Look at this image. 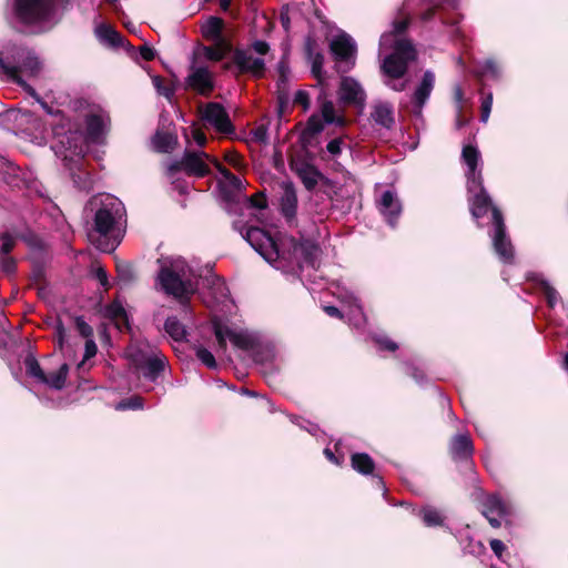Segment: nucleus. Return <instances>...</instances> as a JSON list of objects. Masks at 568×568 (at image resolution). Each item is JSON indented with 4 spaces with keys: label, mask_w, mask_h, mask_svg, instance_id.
<instances>
[{
    "label": "nucleus",
    "mask_w": 568,
    "mask_h": 568,
    "mask_svg": "<svg viewBox=\"0 0 568 568\" xmlns=\"http://www.w3.org/2000/svg\"><path fill=\"white\" fill-rule=\"evenodd\" d=\"M462 160L467 166L466 178L471 214L475 219H479L491 210L494 224L491 237L495 252L505 263H510L514 257V248L509 237L506 235L503 215L497 207L491 205L490 197L483 186L481 169L478 168L480 164V152L471 144L464 145Z\"/></svg>",
    "instance_id": "1"
},
{
    "label": "nucleus",
    "mask_w": 568,
    "mask_h": 568,
    "mask_svg": "<svg viewBox=\"0 0 568 568\" xmlns=\"http://www.w3.org/2000/svg\"><path fill=\"white\" fill-rule=\"evenodd\" d=\"M97 206L93 233L90 234L97 247L103 252L113 251L123 234L124 206L116 197L105 195L91 202Z\"/></svg>",
    "instance_id": "2"
},
{
    "label": "nucleus",
    "mask_w": 568,
    "mask_h": 568,
    "mask_svg": "<svg viewBox=\"0 0 568 568\" xmlns=\"http://www.w3.org/2000/svg\"><path fill=\"white\" fill-rule=\"evenodd\" d=\"M159 272L155 288L175 298H189L197 287L194 268L181 256H163L158 260Z\"/></svg>",
    "instance_id": "3"
},
{
    "label": "nucleus",
    "mask_w": 568,
    "mask_h": 568,
    "mask_svg": "<svg viewBox=\"0 0 568 568\" xmlns=\"http://www.w3.org/2000/svg\"><path fill=\"white\" fill-rule=\"evenodd\" d=\"M412 21L410 12L400 10L393 21V90L402 91L406 81L397 87L394 82L405 75L408 67L417 60V50L412 40L402 37Z\"/></svg>",
    "instance_id": "4"
},
{
    "label": "nucleus",
    "mask_w": 568,
    "mask_h": 568,
    "mask_svg": "<svg viewBox=\"0 0 568 568\" xmlns=\"http://www.w3.org/2000/svg\"><path fill=\"white\" fill-rule=\"evenodd\" d=\"M54 0H14L13 18L23 24H37L48 20Z\"/></svg>",
    "instance_id": "5"
},
{
    "label": "nucleus",
    "mask_w": 568,
    "mask_h": 568,
    "mask_svg": "<svg viewBox=\"0 0 568 568\" xmlns=\"http://www.w3.org/2000/svg\"><path fill=\"white\" fill-rule=\"evenodd\" d=\"M14 60L21 62L19 65L12 64L10 62L4 63L2 58L0 57V69L3 72L14 80L17 83L22 85L28 92L34 95V91L31 87H29L19 75V73H24L30 77L37 75L41 70V64L36 57H33L30 52H26L24 50H20L17 52V57H13Z\"/></svg>",
    "instance_id": "6"
},
{
    "label": "nucleus",
    "mask_w": 568,
    "mask_h": 568,
    "mask_svg": "<svg viewBox=\"0 0 568 568\" xmlns=\"http://www.w3.org/2000/svg\"><path fill=\"white\" fill-rule=\"evenodd\" d=\"M329 49L336 61V71L347 72L355 65L357 47L353 38L341 32L329 41Z\"/></svg>",
    "instance_id": "7"
},
{
    "label": "nucleus",
    "mask_w": 568,
    "mask_h": 568,
    "mask_svg": "<svg viewBox=\"0 0 568 568\" xmlns=\"http://www.w3.org/2000/svg\"><path fill=\"white\" fill-rule=\"evenodd\" d=\"M318 252V247L312 242L298 243L292 237H284L281 242L280 257L294 262L300 266L304 263L314 265Z\"/></svg>",
    "instance_id": "8"
},
{
    "label": "nucleus",
    "mask_w": 568,
    "mask_h": 568,
    "mask_svg": "<svg viewBox=\"0 0 568 568\" xmlns=\"http://www.w3.org/2000/svg\"><path fill=\"white\" fill-rule=\"evenodd\" d=\"M270 47L264 41H255L252 49L245 51H236L234 55L235 64L243 72H248L254 77H262L265 70V62L262 58L254 57V52L264 55L268 52Z\"/></svg>",
    "instance_id": "9"
},
{
    "label": "nucleus",
    "mask_w": 568,
    "mask_h": 568,
    "mask_svg": "<svg viewBox=\"0 0 568 568\" xmlns=\"http://www.w3.org/2000/svg\"><path fill=\"white\" fill-rule=\"evenodd\" d=\"M128 355L134 365L142 371L148 378L154 379L164 368V359L154 349H144L142 347L132 346L128 351Z\"/></svg>",
    "instance_id": "10"
},
{
    "label": "nucleus",
    "mask_w": 568,
    "mask_h": 568,
    "mask_svg": "<svg viewBox=\"0 0 568 568\" xmlns=\"http://www.w3.org/2000/svg\"><path fill=\"white\" fill-rule=\"evenodd\" d=\"M245 239L268 263H274L280 258V247L262 229L250 227L246 231Z\"/></svg>",
    "instance_id": "11"
},
{
    "label": "nucleus",
    "mask_w": 568,
    "mask_h": 568,
    "mask_svg": "<svg viewBox=\"0 0 568 568\" xmlns=\"http://www.w3.org/2000/svg\"><path fill=\"white\" fill-rule=\"evenodd\" d=\"M206 160H210V156L202 151H186L180 161L169 166V172L173 174L184 171L190 175L203 176L210 171Z\"/></svg>",
    "instance_id": "12"
},
{
    "label": "nucleus",
    "mask_w": 568,
    "mask_h": 568,
    "mask_svg": "<svg viewBox=\"0 0 568 568\" xmlns=\"http://www.w3.org/2000/svg\"><path fill=\"white\" fill-rule=\"evenodd\" d=\"M341 103L357 108L361 112L366 105V92L363 85L353 77H342L337 90Z\"/></svg>",
    "instance_id": "13"
},
{
    "label": "nucleus",
    "mask_w": 568,
    "mask_h": 568,
    "mask_svg": "<svg viewBox=\"0 0 568 568\" xmlns=\"http://www.w3.org/2000/svg\"><path fill=\"white\" fill-rule=\"evenodd\" d=\"M214 332L219 342V346L222 349H225L226 347V338H229L234 344V346L243 349L251 348L254 343L252 336L247 332L233 329L221 323H216L214 325Z\"/></svg>",
    "instance_id": "14"
},
{
    "label": "nucleus",
    "mask_w": 568,
    "mask_h": 568,
    "mask_svg": "<svg viewBox=\"0 0 568 568\" xmlns=\"http://www.w3.org/2000/svg\"><path fill=\"white\" fill-rule=\"evenodd\" d=\"M435 87V74L433 71L427 70L424 72L420 82L417 84L416 89L410 99L412 103V112L419 116L423 112V108L426 104L427 100L430 97V93Z\"/></svg>",
    "instance_id": "15"
},
{
    "label": "nucleus",
    "mask_w": 568,
    "mask_h": 568,
    "mask_svg": "<svg viewBox=\"0 0 568 568\" xmlns=\"http://www.w3.org/2000/svg\"><path fill=\"white\" fill-rule=\"evenodd\" d=\"M202 119L214 126L219 132L232 131V124L225 109L215 102L207 103L201 109Z\"/></svg>",
    "instance_id": "16"
},
{
    "label": "nucleus",
    "mask_w": 568,
    "mask_h": 568,
    "mask_svg": "<svg viewBox=\"0 0 568 568\" xmlns=\"http://www.w3.org/2000/svg\"><path fill=\"white\" fill-rule=\"evenodd\" d=\"M510 514V506L497 495L487 496L483 503V515L489 524L497 528L500 526V519Z\"/></svg>",
    "instance_id": "17"
},
{
    "label": "nucleus",
    "mask_w": 568,
    "mask_h": 568,
    "mask_svg": "<svg viewBox=\"0 0 568 568\" xmlns=\"http://www.w3.org/2000/svg\"><path fill=\"white\" fill-rule=\"evenodd\" d=\"M186 81L190 88L201 94H206L213 89L212 74L204 67H192Z\"/></svg>",
    "instance_id": "18"
},
{
    "label": "nucleus",
    "mask_w": 568,
    "mask_h": 568,
    "mask_svg": "<svg viewBox=\"0 0 568 568\" xmlns=\"http://www.w3.org/2000/svg\"><path fill=\"white\" fill-rule=\"evenodd\" d=\"M281 189H282L281 210L286 217L291 219L296 213V207H297L296 192L291 182H282Z\"/></svg>",
    "instance_id": "19"
},
{
    "label": "nucleus",
    "mask_w": 568,
    "mask_h": 568,
    "mask_svg": "<svg viewBox=\"0 0 568 568\" xmlns=\"http://www.w3.org/2000/svg\"><path fill=\"white\" fill-rule=\"evenodd\" d=\"M87 122V136L89 141H98L104 133L108 124L105 116L97 113H89L85 115Z\"/></svg>",
    "instance_id": "20"
},
{
    "label": "nucleus",
    "mask_w": 568,
    "mask_h": 568,
    "mask_svg": "<svg viewBox=\"0 0 568 568\" xmlns=\"http://www.w3.org/2000/svg\"><path fill=\"white\" fill-rule=\"evenodd\" d=\"M224 22L221 18L209 17L201 26L203 37L213 42H227L222 36Z\"/></svg>",
    "instance_id": "21"
},
{
    "label": "nucleus",
    "mask_w": 568,
    "mask_h": 568,
    "mask_svg": "<svg viewBox=\"0 0 568 568\" xmlns=\"http://www.w3.org/2000/svg\"><path fill=\"white\" fill-rule=\"evenodd\" d=\"M474 447L468 435H456L450 443V454L454 459H467L473 455Z\"/></svg>",
    "instance_id": "22"
},
{
    "label": "nucleus",
    "mask_w": 568,
    "mask_h": 568,
    "mask_svg": "<svg viewBox=\"0 0 568 568\" xmlns=\"http://www.w3.org/2000/svg\"><path fill=\"white\" fill-rule=\"evenodd\" d=\"M293 170L300 176L306 189H313L320 179V173L317 170L307 163H293Z\"/></svg>",
    "instance_id": "23"
},
{
    "label": "nucleus",
    "mask_w": 568,
    "mask_h": 568,
    "mask_svg": "<svg viewBox=\"0 0 568 568\" xmlns=\"http://www.w3.org/2000/svg\"><path fill=\"white\" fill-rule=\"evenodd\" d=\"M178 144V138L171 133L156 132L152 138V146L158 152H171Z\"/></svg>",
    "instance_id": "24"
},
{
    "label": "nucleus",
    "mask_w": 568,
    "mask_h": 568,
    "mask_svg": "<svg viewBox=\"0 0 568 568\" xmlns=\"http://www.w3.org/2000/svg\"><path fill=\"white\" fill-rule=\"evenodd\" d=\"M379 58L382 60L381 69L385 75L390 74V34L383 33L379 40Z\"/></svg>",
    "instance_id": "25"
},
{
    "label": "nucleus",
    "mask_w": 568,
    "mask_h": 568,
    "mask_svg": "<svg viewBox=\"0 0 568 568\" xmlns=\"http://www.w3.org/2000/svg\"><path fill=\"white\" fill-rule=\"evenodd\" d=\"M320 99H322V105H321V114L323 120L326 123H335L343 125L344 119L342 115L336 113V109L332 101L326 100V95L323 93L321 94Z\"/></svg>",
    "instance_id": "26"
},
{
    "label": "nucleus",
    "mask_w": 568,
    "mask_h": 568,
    "mask_svg": "<svg viewBox=\"0 0 568 568\" xmlns=\"http://www.w3.org/2000/svg\"><path fill=\"white\" fill-rule=\"evenodd\" d=\"M351 462L352 467L363 475L372 474L375 468L373 459L367 454L364 453L353 454L351 457Z\"/></svg>",
    "instance_id": "27"
},
{
    "label": "nucleus",
    "mask_w": 568,
    "mask_h": 568,
    "mask_svg": "<svg viewBox=\"0 0 568 568\" xmlns=\"http://www.w3.org/2000/svg\"><path fill=\"white\" fill-rule=\"evenodd\" d=\"M373 121L382 126L388 128L390 123V108L387 102H377L371 113Z\"/></svg>",
    "instance_id": "28"
},
{
    "label": "nucleus",
    "mask_w": 568,
    "mask_h": 568,
    "mask_svg": "<svg viewBox=\"0 0 568 568\" xmlns=\"http://www.w3.org/2000/svg\"><path fill=\"white\" fill-rule=\"evenodd\" d=\"M97 37L104 43L110 45H119L121 43V36L108 24H101L95 29Z\"/></svg>",
    "instance_id": "29"
},
{
    "label": "nucleus",
    "mask_w": 568,
    "mask_h": 568,
    "mask_svg": "<svg viewBox=\"0 0 568 568\" xmlns=\"http://www.w3.org/2000/svg\"><path fill=\"white\" fill-rule=\"evenodd\" d=\"M165 331L175 342H182L186 336L185 327L175 317L166 320Z\"/></svg>",
    "instance_id": "30"
},
{
    "label": "nucleus",
    "mask_w": 568,
    "mask_h": 568,
    "mask_svg": "<svg viewBox=\"0 0 568 568\" xmlns=\"http://www.w3.org/2000/svg\"><path fill=\"white\" fill-rule=\"evenodd\" d=\"M420 517L424 524L428 527L442 526L444 523V516L442 513L434 507H424L420 510Z\"/></svg>",
    "instance_id": "31"
},
{
    "label": "nucleus",
    "mask_w": 568,
    "mask_h": 568,
    "mask_svg": "<svg viewBox=\"0 0 568 568\" xmlns=\"http://www.w3.org/2000/svg\"><path fill=\"white\" fill-rule=\"evenodd\" d=\"M68 373L69 365L63 364L61 365L58 372L51 374L49 377L47 376V382H43L42 384H47L48 386L54 389H61L65 384Z\"/></svg>",
    "instance_id": "32"
},
{
    "label": "nucleus",
    "mask_w": 568,
    "mask_h": 568,
    "mask_svg": "<svg viewBox=\"0 0 568 568\" xmlns=\"http://www.w3.org/2000/svg\"><path fill=\"white\" fill-rule=\"evenodd\" d=\"M231 50L227 42H214V47L205 48V57L212 61L222 60L225 54Z\"/></svg>",
    "instance_id": "33"
},
{
    "label": "nucleus",
    "mask_w": 568,
    "mask_h": 568,
    "mask_svg": "<svg viewBox=\"0 0 568 568\" xmlns=\"http://www.w3.org/2000/svg\"><path fill=\"white\" fill-rule=\"evenodd\" d=\"M55 334L58 337V344L64 356L71 357L73 355V346L70 343L65 329L61 323L55 326Z\"/></svg>",
    "instance_id": "34"
},
{
    "label": "nucleus",
    "mask_w": 568,
    "mask_h": 568,
    "mask_svg": "<svg viewBox=\"0 0 568 568\" xmlns=\"http://www.w3.org/2000/svg\"><path fill=\"white\" fill-rule=\"evenodd\" d=\"M308 59L312 64V73L315 78L321 79L324 57L320 52H314L308 45Z\"/></svg>",
    "instance_id": "35"
},
{
    "label": "nucleus",
    "mask_w": 568,
    "mask_h": 568,
    "mask_svg": "<svg viewBox=\"0 0 568 568\" xmlns=\"http://www.w3.org/2000/svg\"><path fill=\"white\" fill-rule=\"evenodd\" d=\"M27 372L32 377L37 378L38 382L43 383L47 382V376L41 369L39 363L34 358L26 359Z\"/></svg>",
    "instance_id": "36"
},
{
    "label": "nucleus",
    "mask_w": 568,
    "mask_h": 568,
    "mask_svg": "<svg viewBox=\"0 0 568 568\" xmlns=\"http://www.w3.org/2000/svg\"><path fill=\"white\" fill-rule=\"evenodd\" d=\"M480 74L484 77L497 79L500 74V69L498 64L494 60H486L479 70Z\"/></svg>",
    "instance_id": "37"
},
{
    "label": "nucleus",
    "mask_w": 568,
    "mask_h": 568,
    "mask_svg": "<svg viewBox=\"0 0 568 568\" xmlns=\"http://www.w3.org/2000/svg\"><path fill=\"white\" fill-rule=\"evenodd\" d=\"M195 353H196L197 358L204 365H206L210 368H215L216 367L215 358H214L213 354L210 351H207L206 348H204L202 346H197V347H195Z\"/></svg>",
    "instance_id": "38"
},
{
    "label": "nucleus",
    "mask_w": 568,
    "mask_h": 568,
    "mask_svg": "<svg viewBox=\"0 0 568 568\" xmlns=\"http://www.w3.org/2000/svg\"><path fill=\"white\" fill-rule=\"evenodd\" d=\"M541 288L549 306L555 307L560 298L558 292L546 281L541 282Z\"/></svg>",
    "instance_id": "39"
},
{
    "label": "nucleus",
    "mask_w": 568,
    "mask_h": 568,
    "mask_svg": "<svg viewBox=\"0 0 568 568\" xmlns=\"http://www.w3.org/2000/svg\"><path fill=\"white\" fill-rule=\"evenodd\" d=\"M212 162L216 166L217 171L223 175L225 180H227L231 183L232 186L236 189L242 187V181L237 176H235L229 170L222 166L216 160H212Z\"/></svg>",
    "instance_id": "40"
},
{
    "label": "nucleus",
    "mask_w": 568,
    "mask_h": 568,
    "mask_svg": "<svg viewBox=\"0 0 568 568\" xmlns=\"http://www.w3.org/2000/svg\"><path fill=\"white\" fill-rule=\"evenodd\" d=\"M493 106V93L486 94L481 100V106H480V121L483 123H486L489 119L490 112Z\"/></svg>",
    "instance_id": "41"
},
{
    "label": "nucleus",
    "mask_w": 568,
    "mask_h": 568,
    "mask_svg": "<svg viewBox=\"0 0 568 568\" xmlns=\"http://www.w3.org/2000/svg\"><path fill=\"white\" fill-rule=\"evenodd\" d=\"M153 85L155 87L159 94L170 99L173 95L174 89L163 84V80L160 77L152 78Z\"/></svg>",
    "instance_id": "42"
},
{
    "label": "nucleus",
    "mask_w": 568,
    "mask_h": 568,
    "mask_svg": "<svg viewBox=\"0 0 568 568\" xmlns=\"http://www.w3.org/2000/svg\"><path fill=\"white\" fill-rule=\"evenodd\" d=\"M351 302V313L355 317V324L359 325L362 322H364V315L362 313L361 306L357 304V298L354 296L349 297Z\"/></svg>",
    "instance_id": "43"
},
{
    "label": "nucleus",
    "mask_w": 568,
    "mask_h": 568,
    "mask_svg": "<svg viewBox=\"0 0 568 568\" xmlns=\"http://www.w3.org/2000/svg\"><path fill=\"white\" fill-rule=\"evenodd\" d=\"M13 245L14 239L10 234L3 233L0 235V251L3 254L9 253L12 250Z\"/></svg>",
    "instance_id": "44"
},
{
    "label": "nucleus",
    "mask_w": 568,
    "mask_h": 568,
    "mask_svg": "<svg viewBox=\"0 0 568 568\" xmlns=\"http://www.w3.org/2000/svg\"><path fill=\"white\" fill-rule=\"evenodd\" d=\"M75 326L80 333L81 336H83L84 338H90L92 336V328L89 324H87L84 322V320L82 317H77L75 318Z\"/></svg>",
    "instance_id": "45"
},
{
    "label": "nucleus",
    "mask_w": 568,
    "mask_h": 568,
    "mask_svg": "<svg viewBox=\"0 0 568 568\" xmlns=\"http://www.w3.org/2000/svg\"><path fill=\"white\" fill-rule=\"evenodd\" d=\"M142 399L140 397H134L129 400L121 402L116 405L118 409H126V408H141L142 407Z\"/></svg>",
    "instance_id": "46"
},
{
    "label": "nucleus",
    "mask_w": 568,
    "mask_h": 568,
    "mask_svg": "<svg viewBox=\"0 0 568 568\" xmlns=\"http://www.w3.org/2000/svg\"><path fill=\"white\" fill-rule=\"evenodd\" d=\"M307 130L311 133H318L323 130L322 120L317 115H313L307 123Z\"/></svg>",
    "instance_id": "47"
},
{
    "label": "nucleus",
    "mask_w": 568,
    "mask_h": 568,
    "mask_svg": "<svg viewBox=\"0 0 568 568\" xmlns=\"http://www.w3.org/2000/svg\"><path fill=\"white\" fill-rule=\"evenodd\" d=\"M294 102L303 105L305 110L310 108V95L306 91H297L294 97Z\"/></svg>",
    "instance_id": "48"
},
{
    "label": "nucleus",
    "mask_w": 568,
    "mask_h": 568,
    "mask_svg": "<svg viewBox=\"0 0 568 568\" xmlns=\"http://www.w3.org/2000/svg\"><path fill=\"white\" fill-rule=\"evenodd\" d=\"M97 354V345L94 341L90 337L85 341V351L83 361L93 357Z\"/></svg>",
    "instance_id": "49"
},
{
    "label": "nucleus",
    "mask_w": 568,
    "mask_h": 568,
    "mask_svg": "<svg viewBox=\"0 0 568 568\" xmlns=\"http://www.w3.org/2000/svg\"><path fill=\"white\" fill-rule=\"evenodd\" d=\"M490 548L498 558H501V555H503L504 550L506 549L504 542L499 539H491Z\"/></svg>",
    "instance_id": "50"
},
{
    "label": "nucleus",
    "mask_w": 568,
    "mask_h": 568,
    "mask_svg": "<svg viewBox=\"0 0 568 568\" xmlns=\"http://www.w3.org/2000/svg\"><path fill=\"white\" fill-rule=\"evenodd\" d=\"M381 205H382L381 211L383 212L385 217L388 219V209L390 206V191L384 192V194L382 196Z\"/></svg>",
    "instance_id": "51"
},
{
    "label": "nucleus",
    "mask_w": 568,
    "mask_h": 568,
    "mask_svg": "<svg viewBox=\"0 0 568 568\" xmlns=\"http://www.w3.org/2000/svg\"><path fill=\"white\" fill-rule=\"evenodd\" d=\"M454 100L457 104L458 112H460V110L463 108V102H464V93L459 85H456L454 89Z\"/></svg>",
    "instance_id": "52"
},
{
    "label": "nucleus",
    "mask_w": 568,
    "mask_h": 568,
    "mask_svg": "<svg viewBox=\"0 0 568 568\" xmlns=\"http://www.w3.org/2000/svg\"><path fill=\"white\" fill-rule=\"evenodd\" d=\"M191 134H192L193 140L195 141V143L199 146H203L205 144L206 138L203 132H201L197 129H192Z\"/></svg>",
    "instance_id": "53"
},
{
    "label": "nucleus",
    "mask_w": 568,
    "mask_h": 568,
    "mask_svg": "<svg viewBox=\"0 0 568 568\" xmlns=\"http://www.w3.org/2000/svg\"><path fill=\"white\" fill-rule=\"evenodd\" d=\"M140 54L144 60L150 61L154 58L155 52L152 48H150L148 45H142L140 48Z\"/></svg>",
    "instance_id": "54"
},
{
    "label": "nucleus",
    "mask_w": 568,
    "mask_h": 568,
    "mask_svg": "<svg viewBox=\"0 0 568 568\" xmlns=\"http://www.w3.org/2000/svg\"><path fill=\"white\" fill-rule=\"evenodd\" d=\"M327 151L333 155L338 154L341 152V141L335 139L328 142Z\"/></svg>",
    "instance_id": "55"
},
{
    "label": "nucleus",
    "mask_w": 568,
    "mask_h": 568,
    "mask_svg": "<svg viewBox=\"0 0 568 568\" xmlns=\"http://www.w3.org/2000/svg\"><path fill=\"white\" fill-rule=\"evenodd\" d=\"M281 22H282L283 28L287 31L290 29V22H291L287 11L281 12Z\"/></svg>",
    "instance_id": "56"
},
{
    "label": "nucleus",
    "mask_w": 568,
    "mask_h": 568,
    "mask_svg": "<svg viewBox=\"0 0 568 568\" xmlns=\"http://www.w3.org/2000/svg\"><path fill=\"white\" fill-rule=\"evenodd\" d=\"M254 136L256 138V140L261 141V142H265L266 140V131L264 128H258L255 130L254 132Z\"/></svg>",
    "instance_id": "57"
},
{
    "label": "nucleus",
    "mask_w": 568,
    "mask_h": 568,
    "mask_svg": "<svg viewBox=\"0 0 568 568\" xmlns=\"http://www.w3.org/2000/svg\"><path fill=\"white\" fill-rule=\"evenodd\" d=\"M324 311L329 315V316H336V317H342V314L339 312V310L335 306H325L324 307Z\"/></svg>",
    "instance_id": "58"
},
{
    "label": "nucleus",
    "mask_w": 568,
    "mask_h": 568,
    "mask_svg": "<svg viewBox=\"0 0 568 568\" xmlns=\"http://www.w3.org/2000/svg\"><path fill=\"white\" fill-rule=\"evenodd\" d=\"M288 69H287V64H286V61L283 59L280 63H278V72L281 74V78L283 80H285L286 78V73H287Z\"/></svg>",
    "instance_id": "59"
},
{
    "label": "nucleus",
    "mask_w": 568,
    "mask_h": 568,
    "mask_svg": "<svg viewBox=\"0 0 568 568\" xmlns=\"http://www.w3.org/2000/svg\"><path fill=\"white\" fill-rule=\"evenodd\" d=\"M97 276L102 285H106V274L103 270L100 268Z\"/></svg>",
    "instance_id": "60"
},
{
    "label": "nucleus",
    "mask_w": 568,
    "mask_h": 568,
    "mask_svg": "<svg viewBox=\"0 0 568 568\" xmlns=\"http://www.w3.org/2000/svg\"><path fill=\"white\" fill-rule=\"evenodd\" d=\"M324 454L326 455V457H327L331 462H333V463H335V464H338V460L336 459V457L334 456V454H333L329 449H327V448H326V449L324 450Z\"/></svg>",
    "instance_id": "61"
},
{
    "label": "nucleus",
    "mask_w": 568,
    "mask_h": 568,
    "mask_svg": "<svg viewBox=\"0 0 568 568\" xmlns=\"http://www.w3.org/2000/svg\"><path fill=\"white\" fill-rule=\"evenodd\" d=\"M434 16V9H428L427 11H425L422 16V19L427 21L429 19H432V17Z\"/></svg>",
    "instance_id": "62"
},
{
    "label": "nucleus",
    "mask_w": 568,
    "mask_h": 568,
    "mask_svg": "<svg viewBox=\"0 0 568 568\" xmlns=\"http://www.w3.org/2000/svg\"><path fill=\"white\" fill-rule=\"evenodd\" d=\"M392 207H393V216L395 215V213L400 212V205L397 203V201L394 197H393Z\"/></svg>",
    "instance_id": "63"
},
{
    "label": "nucleus",
    "mask_w": 568,
    "mask_h": 568,
    "mask_svg": "<svg viewBox=\"0 0 568 568\" xmlns=\"http://www.w3.org/2000/svg\"><path fill=\"white\" fill-rule=\"evenodd\" d=\"M253 203H254V205H255L256 207H260V209L265 207V201H264V200H262V199H261V200H254V202H253Z\"/></svg>",
    "instance_id": "64"
}]
</instances>
